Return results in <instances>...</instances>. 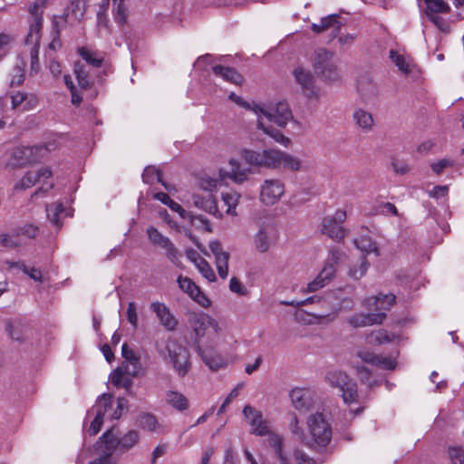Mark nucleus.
<instances>
[{"label": "nucleus", "mask_w": 464, "mask_h": 464, "mask_svg": "<svg viewBox=\"0 0 464 464\" xmlns=\"http://www.w3.org/2000/svg\"><path fill=\"white\" fill-rule=\"evenodd\" d=\"M369 266L367 258L362 256L357 263L349 267L348 276L354 280H359L366 274Z\"/></svg>", "instance_id": "obj_40"}, {"label": "nucleus", "mask_w": 464, "mask_h": 464, "mask_svg": "<svg viewBox=\"0 0 464 464\" xmlns=\"http://www.w3.org/2000/svg\"><path fill=\"white\" fill-rule=\"evenodd\" d=\"M244 383L240 382L236 385V387L229 392L227 398L224 400L223 403L219 407L218 411V414L220 415L224 413L227 410V407L235 400L240 393V391L243 389Z\"/></svg>", "instance_id": "obj_51"}, {"label": "nucleus", "mask_w": 464, "mask_h": 464, "mask_svg": "<svg viewBox=\"0 0 464 464\" xmlns=\"http://www.w3.org/2000/svg\"><path fill=\"white\" fill-rule=\"evenodd\" d=\"M216 76L222 78L224 81L239 85L243 82L242 75L231 67L216 65L212 68Z\"/></svg>", "instance_id": "obj_34"}, {"label": "nucleus", "mask_w": 464, "mask_h": 464, "mask_svg": "<svg viewBox=\"0 0 464 464\" xmlns=\"http://www.w3.org/2000/svg\"><path fill=\"white\" fill-rule=\"evenodd\" d=\"M229 290L238 295H246L247 293L246 288L237 277H232L230 279Z\"/></svg>", "instance_id": "obj_59"}, {"label": "nucleus", "mask_w": 464, "mask_h": 464, "mask_svg": "<svg viewBox=\"0 0 464 464\" xmlns=\"http://www.w3.org/2000/svg\"><path fill=\"white\" fill-rule=\"evenodd\" d=\"M340 309H341L340 307H335L333 314H328L325 315L309 314L303 309H298L295 314V317L297 322L304 324L330 323L334 320L335 314Z\"/></svg>", "instance_id": "obj_25"}, {"label": "nucleus", "mask_w": 464, "mask_h": 464, "mask_svg": "<svg viewBox=\"0 0 464 464\" xmlns=\"http://www.w3.org/2000/svg\"><path fill=\"white\" fill-rule=\"evenodd\" d=\"M450 464H464V450L460 446H452L448 450Z\"/></svg>", "instance_id": "obj_54"}, {"label": "nucleus", "mask_w": 464, "mask_h": 464, "mask_svg": "<svg viewBox=\"0 0 464 464\" xmlns=\"http://www.w3.org/2000/svg\"><path fill=\"white\" fill-rule=\"evenodd\" d=\"M429 18L441 32L448 33L450 31L449 24L439 14H429Z\"/></svg>", "instance_id": "obj_60"}, {"label": "nucleus", "mask_w": 464, "mask_h": 464, "mask_svg": "<svg viewBox=\"0 0 464 464\" xmlns=\"http://www.w3.org/2000/svg\"><path fill=\"white\" fill-rule=\"evenodd\" d=\"M208 246L215 257V264L218 276L222 279H226L228 276V260L230 258V254L224 250L221 243L218 240L210 241Z\"/></svg>", "instance_id": "obj_18"}, {"label": "nucleus", "mask_w": 464, "mask_h": 464, "mask_svg": "<svg viewBox=\"0 0 464 464\" xmlns=\"http://www.w3.org/2000/svg\"><path fill=\"white\" fill-rule=\"evenodd\" d=\"M314 72L324 82H334L341 80V72L334 54L325 49H318L313 56Z\"/></svg>", "instance_id": "obj_4"}, {"label": "nucleus", "mask_w": 464, "mask_h": 464, "mask_svg": "<svg viewBox=\"0 0 464 464\" xmlns=\"http://www.w3.org/2000/svg\"><path fill=\"white\" fill-rule=\"evenodd\" d=\"M389 56L401 72L408 74L411 72V64L402 54L395 50H391Z\"/></svg>", "instance_id": "obj_47"}, {"label": "nucleus", "mask_w": 464, "mask_h": 464, "mask_svg": "<svg viewBox=\"0 0 464 464\" xmlns=\"http://www.w3.org/2000/svg\"><path fill=\"white\" fill-rule=\"evenodd\" d=\"M427 5V15L429 14H443L448 13L450 10V5L444 2L443 0H425Z\"/></svg>", "instance_id": "obj_46"}, {"label": "nucleus", "mask_w": 464, "mask_h": 464, "mask_svg": "<svg viewBox=\"0 0 464 464\" xmlns=\"http://www.w3.org/2000/svg\"><path fill=\"white\" fill-rule=\"evenodd\" d=\"M276 232L273 226L263 224L253 237V245L259 253L267 252L276 242Z\"/></svg>", "instance_id": "obj_16"}, {"label": "nucleus", "mask_w": 464, "mask_h": 464, "mask_svg": "<svg viewBox=\"0 0 464 464\" xmlns=\"http://www.w3.org/2000/svg\"><path fill=\"white\" fill-rule=\"evenodd\" d=\"M113 5L114 19L119 24H124L127 19V9L124 5V0H117Z\"/></svg>", "instance_id": "obj_53"}, {"label": "nucleus", "mask_w": 464, "mask_h": 464, "mask_svg": "<svg viewBox=\"0 0 464 464\" xmlns=\"http://www.w3.org/2000/svg\"><path fill=\"white\" fill-rule=\"evenodd\" d=\"M289 396L293 406L300 411H306L313 405L312 392L309 389L295 387L291 390Z\"/></svg>", "instance_id": "obj_22"}, {"label": "nucleus", "mask_w": 464, "mask_h": 464, "mask_svg": "<svg viewBox=\"0 0 464 464\" xmlns=\"http://www.w3.org/2000/svg\"><path fill=\"white\" fill-rule=\"evenodd\" d=\"M324 380L332 388L337 389L344 403L350 407V411L356 415L362 411V407L353 408L358 404V391L356 383L343 371L331 370L325 373Z\"/></svg>", "instance_id": "obj_3"}, {"label": "nucleus", "mask_w": 464, "mask_h": 464, "mask_svg": "<svg viewBox=\"0 0 464 464\" xmlns=\"http://www.w3.org/2000/svg\"><path fill=\"white\" fill-rule=\"evenodd\" d=\"M127 320L133 328L138 326V314L136 305L133 302H130L127 308Z\"/></svg>", "instance_id": "obj_61"}, {"label": "nucleus", "mask_w": 464, "mask_h": 464, "mask_svg": "<svg viewBox=\"0 0 464 464\" xmlns=\"http://www.w3.org/2000/svg\"><path fill=\"white\" fill-rule=\"evenodd\" d=\"M241 158L250 166L268 169H288L297 171L301 169L299 158L278 149H265L254 150L244 149L240 152Z\"/></svg>", "instance_id": "obj_1"}, {"label": "nucleus", "mask_w": 464, "mask_h": 464, "mask_svg": "<svg viewBox=\"0 0 464 464\" xmlns=\"http://www.w3.org/2000/svg\"><path fill=\"white\" fill-rule=\"evenodd\" d=\"M358 356L365 362L383 370H394L396 368V355L375 354L369 351H360Z\"/></svg>", "instance_id": "obj_19"}, {"label": "nucleus", "mask_w": 464, "mask_h": 464, "mask_svg": "<svg viewBox=\"0 0 464 464\" xmlns=\"http://www.w3.org/2000/svg\"><path fill=\"white\" fill-rule=\"evenodd\" d=\"M307 427L314 442L321 447L326 446L332 439V429L322 413L310 415Z\"/></svg>", "instance_id": "obj_7"}, {"label": "nucleus", "mask_w": 464, "mask_h": 464, "mask_svg": "<svg viewBox=\"0 0 464 464\" xmlns=\"http://www.w3.org/2000/svg\"><path fill=\"white\" fill-rule=\"evenodd\" d=\"M453 165L454 160L447 158L439 160L438 161H434L430 164V169L437 175H440L445 169L453 167Z\"/></svg>", "instance_id": "obj_55"}, {"label": "nucleus", "mask_w": 464, "mask_h": 464, "mask_svg": "<svg viewBox=\"0 0 464 464\" xmlns=\"http://www.w3.org/2000/svg\"><path fill=\"white\" fill-rule=\"evenodd\" d=\"M285 192V184L278 179H267L260 186V200L266 206L276 204Z\"/></svg>", "instance_id": "obj_13"}, {"label": "nucleus", "mask_w": 464, "mask_h": 464, "mask_svg": "<svg viewBox=\"0 0 464 464\" xmlns=\"http://www.w3.org/2000/svg\"><path fill=\"white\" fill-rule=\"evenodd\" d=\"M119 438L120 450L128 451L132 449L140 441V436L139 431L130 430Z\"/></svg>", "instance_id": "obj_39"}, {"label": "nucleus", "mask_w": 464, "mask_h": 464, "mask_svg": "<svg viewBox=\"0 0 464 464\" xmlns=\"http://www.w3.org/2000/svg\"><path fill=\"white\" fill-rule=\"evenodd\" d=\"M241 195L237 191L231 190L228 192H223L221 194V199L225 206H227V214L233 217L237 216L236 208L238 205Z\"/></svg>", "instance_id": "obj_37"}, {"label": "nucleus", "mask_w": 464, "mask_h": 464, "mask_svg": "<svg viewBox=\"0 0 464 464\" xmlns=\"http://www.w3.org/2000/svg\"><path fill=\"white\" fill-rule=\"evenodd\" d=\"M393 337V335H391L385 330H378L371 334V335L368 337V343L373 345L383 344L390 343Z\"/></svg>", "instance_id": "obj_48"}, {"label": "nucleus", "mask_w": 464, "mask_h": 464, "mask_svg": "<svg viewBox=\"0 0 464 464\" xmlns=\"http://www.w3.org/2000/svg\"><path fill=\"white\" fill-rule=\"evenodd\" d=\"M169 356L174 369L180 377H184L190 369L188 351L180 345L171 343L167 345Z\"/></svg>", "instance_id": "obj_14"}, {"label": "nucleus", "mask_w": 464, "mask_h": 464, "mask_svg": "<svg viewBox=\"0 0 464 464\" xmlns=\"http://www.w3.org/2000/svg\"><path fill=\"white\" fill-rule=\"evenodd\" d=\"M293 459L295 464H316V461L312 457L299 449L294 450Z\"/></svg>", "instance_id": "obj_58"}, {"label": "nucleus", "mask_w": 464, "mask_h": 464, "mask_svg": "<svg viewBox=\"0 0 464 464\" xmlns=\"http://www.w3.org/2000/svg\"><path fill=\"white\" fill-rule=\"evenodd\" d=\"M111 395L102 394L97 401L95 405L87 412V417H94L89 428V433L96 435L102 428L103 419L107 416L108 409H111Z\"/></svg>", "instance_id": "obj_12"}, {"label": "nucleus", "mask_w": 464, "mask_h": 464, "mask_svg": "<svg viewBox=\"0 0 464 464\" xmlns=\"http://www.w3.org/2000/svg\"><path fill=\"white\" fill-rule=\"evenodd\" d=\"M197 352L201 357L203 362L212 371H216L225 367L226 362L221 355L209 350H203L198 346Z\"/></svg>", "instance_id": "obj_31"}, {"label": "nucleus", "mask_w": 464, "mask_h": 464, "mask_svg": "<svg viewBox=\"0 0 464 464\" xmlns=\"http://www.w3.org/2000/svg\"><path fill=\"white\" fill-rule=\"evenodd\" d=\"M386 317L384 313L357 314L348 318V323L353 327H364L374 324H381Z\"/></svg>", "instance_id": "obj_28"}, {"label": "nucleus", "mask_w": 464, "mask_h": 464, "mask_svg": "<svg viewBox=\"0 0 464 464\" xmlns=\"http://www.w3.org/2000/svg\"><path fill=\"white\" fill-rule=\"evenodd\" d=\"M346 218L343 209H337L333 215L324 217L321 224L322 233L336 242L343 241L349 234V230L343 226Z\"/></svg>", "instance_id": "obj_5"}, {"label": "nucleus", "mask_w": 464, "mask_h": 464, "mask_svg": "<svg viewBox=\"0 0 464 464\" xmlns=\"http://www.w3.org/2000/svg\"><path fill=\"white\" fill-rule=\"evenodd\" d=\"M228 165L230 167L229 171H227L225 175L220 172V175L228 178L234 183H244L248 179L249 175L252 173L250 168L243 167L241 163L236 159H230Z\"/></svg>", "instance_id": "obj_24"}, {"label": "nucleus", "mask_w": 464, "mask_h": 464, "mask_svg": "<svg viewBox=\"0 0 464 464\" xmlns=\"http://www.w3.org/2000/svg\"><path fill=\"white\" fill-rule=\"evenodd\" d=\"M135 424L149 432H160L161 429L157 417L150 412L140 413L136 418Z\"/></svg>", "instance_id": "obj_30"}, {"label": "nucleus", "mask_w": 464, "mask_h": 464, "mask_svg": "<svg viewBox=\"0 0 464 464\" xmlns=\"http://www.w3.org/2000/svg\"><path fill=\"white\" fill-rule=\"evenodd\" d=\"M219 185L220 181L218 179L208 176L203 177L199 180V188L208 192V194L216 191Z\"/></svg>", "instance_id": "obj_52"}, {"label": "nucleus", "mask_w": 464, "mask_h": 464, "mask_svg": "<svg viewBox=\"0 0 464 464\" xmlns=\"http://www.w3.org/2000/svg\"><path fill=\"white\" fill-rule=\"evenodd\" d=\"M193 204L199 209H202L217 218H221L222 214L218 211L217 202L212 194H208L206 197L199 194L192 196Z\"/></svg>", "instance_id": "obj_29"}, {"label": "nucleus", "mask_w": 464, "mask_h": 464, "mask_svg": "<svg viewBox=\"0 0 464 464\" xmlns=\"http://www.w3.org/2000/svg\"><path fill=\"white\" fill-rule=\"evenodd\" d=\"M353 244L364 255L373 253L375 256H380L377 244L369 236H361L353 240Z\"/></svg>", "instance_id": "obj_35"}, {"label": "nucleus", "mask_w": 464, "mask_h": 464, "mask_svg": "<svg viewBox=\"0 0 464 464\" xmlns=\"http://www.w3.org/2000/svg\"><path fill=\"white\" fill-rule=\"evenodd\" d=\"M289 429L293 436L297 440L303 441L305 438L304 430L299 425L298 419L295 413L292 414L291 420L289 422Z\"/></svg>", "instance_id": "obj_56"}, {"label": "nucleus", "mask_w": 464, "mask_h": 464, "mask_svg": "<svg viewBox=\"0 0 464 464\" xmlns=\"http://www.w3.org/2000/svg\"><path fill=\"white\" fill-rule=\"evenodd\" d=\"M24 67L25 63L24 60H21L19 63H16V66L14 68L13 74L11 76L10 80V85L11 86H18L22 84L24 81Z\"/></svg>", "instance_id": "obj_49"}, {"label": "nucleus", "mask_w": 464, "mask_h": 464, "mask_svg": "<svg viewBox=\"0 0 464 464\" xmlns=\"http://www.w3.org/2000/svg\"><path fill=\"white\" fill-rule=\"evenodd\" d=\"M326 285V283H324L318 276L310 283L307 284V286L305 289H304V293H313L316 292L319 289L323 288Z\"/></svg>", "instance_id": "obj_64"}, {"label": "nucleus", "mask_w": 464, "mask_h": 464, "mask_svg": "<svg viewBox=\"0 0 464 464\" xmlns=\"http://www.w3.org/2000/svg\"><path fill=\"white\" fill-rule=\"evenodd\" d=\"M165 400L170 407L179 411H184L189 407V401L188 398L177 391H168L165 395Z\"/></svg>", "instance_id": "obj_33"}, {"label": "nucleus", "mask_w": 464, "mask_h": 464, "mask_svg": "<svg viewBox=\"0 0 464 464\" xmlns=\"http://www.w3.org/2000/svg\"><path fill=\"white\" fill-rule=\"evenodd\" d=\"M127 404V401L124 398H119L117 400V406L115 409H112V403L111 404V409H108L107 415L111 420H118L122 415V412L124 411V408Z\"/></svg>", "instance_id": "obj_57"}, {"label": "nucleus", "mask_w": 464, "mask_h": 464, "mask_svg": "<svg viewBox=\"0 0 464 464\" xmlns=\"http://www.w3.org/2000/svg\"><path fill=\"white\" fill-rule=\"evenodd\" d=\"M395 302V295L392 294L372 296L363 301V306L369 310H375L376 313H384L391 309Z\"/></svg>", "instance_id": "obj_23"}, {"label": "nucleus", "mask_w": 464, "mask_h": 464, "mask_svg": "<svg viewBox=\"0 0 464 464\" xmlns=\"http://www.w3.org/2000/svg\"><path fill=\"white\" fill-rule=\"evenodd\" d=\"M52 171L49 168H41L37 171L27 172L23 179L14 185V189H26L32 188L37 182L50 179Z\"/></svg>", "instance_id": "obj_21"}, {"label": "nucleus", "mask_w": 464, "mask_h": 464, "mask_svg": "<svg viewBox=\"0 0 464 464\" xmlns=\"http://www.w3.org/2000/svg\"><path fill=\"white\" fill-rule=\"evenodd\" d=\"M257 126L259 129L263 130V131L270 136L275 141L283 145L284 147H288L290 144V139L285 136L280 130L274 129L271 126H266L262 121V119H258Z\"/></svg>", "instance_id": "obj_38"}, {"label": "nucleus", "mask_w": 464, "mask_h": 464, "mask_svg": "<svg viewBox=\"0 0 464 464\" xmlns=\"http://www.w3.org/2000/svg\"><path fill=\"white\" fill-rule=\"evenodd\" d=\"M147 235L150 242L165 250L167 258L176 266H181V254L179 252L171 240L162 235L156 227H149Z\"/></svg>", "instance_id": "obj_9"}, {"label": "nucleus", "mask_w": 464, "mask_h": 464, "mask_svg": "<svg viewBox=\"0 0 464 464\" xmlns=\"http://www.w3.org/2000/svg\"><path fill=\"white\" fill-rule=\"evenodd\" d=\"M343 24V23L340 20L339 14H333L321 18L318 24H312L311 28L315 34H321L328 29H333L334 37H335Z\"/></svg>", "instance_id": "obj_27"}, {"label": "nucleus", "mask_w": 464, "mask_h": 464, "mask_svg": "<svg viewBox=\"0 0 464 464\" xmlns=\"http://www.w3.org/2000/svg\"><path fill=\"white\" fill-rule=\"evenodd\" d=\"M338 263L337 253H332V256L328 262L325 263L324 266L319 273L318 276L327 284H329L334 278L336 273V266Z\"/></svg>", "instance_id": "obj_36"}, {"label": "nucleus", "mask_w": 464, "mask_h": 464, "mask_svg": "<svg viewBox=\"0 0 464 464\" xmlns=\"http://www.w3.org/2000/svg\"><path fill=\"white\" fill-rule=\"evenodd\" d=\"M47 0H35L29 7V13L34 16L28 34L25 38V48L30 54L31 72L39 71V48L41 41V29L43 26V11L46 7Z\"/></svg>", "instance_id": "obj_2"}, {"label": "nucleus", "mask_w": 464, "mask_h": 464, "mask_svg": "<svg viewBox=\"0 0 464 464\" xmlns=\"http://www.w3.org/2000/svg\"><path fill=\"white\" fill-rule=\"evenodd\" d=\"M6 331L9 336L16 341H21L24 337V326L20 321L8 322Z\"/></svg>", "instance_id": "obj_50"}, {"label": "nucleus", "mask_w": 464, "mask_h": 464, "mask_svg": "<svg viewBox=\"0 0 464 464\" xmlns=\"http://www.w3.org/2000/svg\"><path fill=\"white\" fill-rule=\"evenodd\" d=\"M47 151V148L44 145L21 146L13 150L12 156L17 164L24 165L40 160Z\"/></svg>", "instance_id": "obj_15"}, {"label": "nucleus", "mask_w": 464, "mask_h": 464, "mask_svg": "<svg viewBox=\"0 0 464 464\" xmlns=\"http://www.w3.org/2000/svg\"><path fill=\"white\" fill-rule=\"evenodd\" d=\"M142 180L147 184H153L155 181L160 182L165 187L166 189H169V186L161 179V173L160 169H158L156 167H146L142 173Z\"/></svg>", "instance_id": "obj_42"}, {"label": "nucleus", "mask_w": 464, "mask_h": 464, "mask_svg": "<svg viewBox=\"0 0 464 464\" xmlns=\"http://www.w3.org/2000/svg\"><path fill=\"white\" fill-rule=\"evenodd\" d=\"M353 119L355 124L365 132H369L372 130L374 125V120L371 112L357 108L353 111Z\"/></svg>", "instance_id": "obj_32"}, {"label": "nucleus", "mask_w": 464, "mask_h": 464, "mask_svg": "<svg viewBox=\"0 0 464 464\" xmlns=\"http://www.w3.org/2000/svg\"><path fill=\"white\" fill-rule=\"evenodd\" d=\"M295 82L299 85L302 93L309 100H318L319 89L316 87L312 72L303 67H295L292 72Z\"/></svg>", "instance_id": "obj_11"}, {"label": "nucleus", "mask_w": 464, "mask_h": 464, "mask_svg": "<svg viewBox=\"0 0 464 464\" xmlns=\"http://www.w3.org/2000/svg\"><path fill=\"white\" fill-rule=\"evenodd\" d=\"M99 452L111 458L113 452L120 449L119 438L114 434L112 429L104 432L97 441Z\"/></svg>", "instance_id": "obj_26"}, {"label": "nucleus", "mask_w": 464, "mask_h": 464, "mask_svg": "<svg viewBox=\"0 0 464 464\" xmlns=\"http://www.w3.org/2000/svg\"><path fill=\"white\" fill-rule=\"evenodd\" d=\"M242 414L249 426V432L255 436L265 437L270 432V421L264 418L263 413L249 404L243 408Z\"/></svg>", "instance_id": "obj_8"}, {"label": "nucleus", "mask_w": 464, "mask_h": 464, "mask_svg": "<svg viewBox=\"0 0 464 464\" xmlns=\"http://www.w3.org/2000/svg\"><path fill=\"white\" fill-rule=\"evenodd\" d=\"M358 90L365 102L377 94L376 84L368 78H362L358 81Z\"/></svg>", "instance_id": "obj_41"}, {"label": "nucleus", "mask_w": 464, "mask_h": 464, "mask_svg": "<svg viewBox=\"0 0 464 464\" xmlns=\"http://www.w3.org/2000/svg\"><path fill=\"white\" fill-rule=\"evenodd\" d=\"M194 264L202 276H204L208 282L216 281V275L214 270L212 269L209 263L203 257L198 256L197 259L194 260Z\"/></svg>", "instance_id": "obj_43"}, {"label": "nucleus", "mask_w": 464, "mask_h": 464, "mask_svg": "<svg viewBox=\"0 0 464 464\" xmlns=\"http://www.w3.org/2000/svg\"><path fill=\"white\" fill-rule=\"evenodd\" d=\"M150 309L157 315L160 324L168 331H173L178 325V320L170 309L161 302H152Z\"/></svg>", "instance_id": "obj_20"}, {"label": "nucleus", "mask_w": 464, "mask_h": 464, "mask_svg": "<svg viewBox=\"0 0 464 464\" xmlns=\"http://www.w3.org/2000/svg\"><path fill=\"white\" fill-rule=\"evenodd\" d=\"M179 288L188 294L199 305L207 308L211 304L210 299L200 290V288L188 277L179 276L178 277Z\"/></svg>", "instance_id": "obj_17"}, {"label": "nucleus", "mask_w": 464, "mask_h": 464, "mask_svg": "<svg viewBox=\"0 0 464 464\" xmlns=\"http://www.w3.org/2000/svg\"><path fill=\"white\" fill-rule=\"evenodd\" d=\"M78 53L84 61L94 67H100L102 63L103 57L86 47L78 48Z\"/></svg>", "instance_id": "obj_44"}, {"label": "nucleus", "mask_w": 464, "mask_h": 464, "mask_svg": "<svg viewBox=\"0 0 464 464\" xmlns=\"http://www.w3.org/2000/svg\"><path fill=\"white\" fill-rule=\"evenodd\" d=\"M254 112L261 119L264 115L269 121L276 123L280 127H285L292 119V112L288 103L285 101L278 102L269 110L255 105Z\"/></svg>", "instance_id": "obj_10"}, {"label": "nucleus", "mask_w": 464, "mask_h": 464, "mask_svg": "<svg viewBox=\"0 0 464 464\" xmlns=\"http://www.w3.org/2000/svg\"><path fill=\"white\" fill-rule=\"evenodd\" d=\"M188 322L198 339L211 334L217 335L222 332L218 322L205 313H190L188 316Z\"/></svg>", "instance_id": "obj_6"}, {"label": "nucleus", "mask_w": 464, "mask_h": 464, "mask_svg": "<svg viewBox=\"0 0 464 464\" xmlns=\"http://www.w3.org/2000/svg\"><path fill=\"white\" fill-rule=\"evenodd\" d=\"M126 370L122 367L116 368L111 373V383L115 386H120L122 383V380L125 377Z\"/></svg>", "instance_id": "obj_63"}, {"label": "nucleus", "mask_w": 464, "mask_h": 464, "mask_svg": "<svg viewBox=\"0 0 464 464\" xmlns=\"http://www.w3.org/2000/svg\"><path fill=\"white\" fill-rule=\"evenodd\" d=\"M64 212V208L62 203H54L46 208L48 219L57 227L62 226L60 216Z\"/></svg>", "instance_id": "obj_45"}, {"label": "nucleus", "mask_w": 464, "mask_h": 464, "mask_svg": "<svg viewBox=\"0 0 464 464\" xmlns=\"http://www.w3.org/2000/svg\"><path fill=\"white\" fill-rule=\"evenodd\" d=\"M121 354L122 357L130 363H133L135 366L138 364V357L134 353V352L129 348L127 343H123L121 346Z\"/></svg>", "instance_id": "obj_62"}]
</instances>
